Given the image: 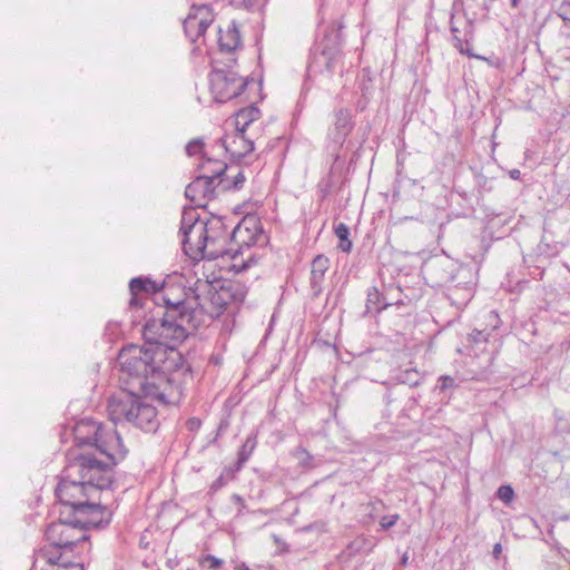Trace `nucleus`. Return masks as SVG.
I'll use <instances>...</instances> for the list:
<instances>
[{
  "mask_svg": "<svg viewBox=\"0 0 570 570\" xmlns=\"http://www.w3.org/2000/svg\"><path fill=\"white\" fill-rule=\"evenodd\" d=\"M490 332L475 330L469 335L468 338L471 353H473L475 357H480L482 355L484 356V367H489L492 364L494 357V351H488L487 348L490 343Z\"/></svg>",
  "mask_w": 570,
  "mask_h": 570,
  "instance_id": "18",
  "label": "nucleus"
},
{
  "mask_svg": "<svg viewBox=\"0 0 570 570\" xmlns=\"http://www.w3.org/2000/svg\"><path fill=\"white\" fill-rule=\"evenodd\" d=\"M75 444L71 449H78L79 452L91 454L95 458L104 456L105 463L112 465L124 460L127 450L118 432L112 428H107L102 423L83 417L77 421L72 428Z\"/></svg>",
  "mask_w": 570,
  "mask_h": 570,
  "instance_id": "5",
  "label": "nucleus"
},
{
  "mask_svg": "<svg viewBox=\"0 0 570 570\" xmlns=\"http://www.w3.org/2000/svg\"><path fill=\"white\" fill-rule=\"evenodd\" d=\"M390 305L376 287L367 291L366 313H380Z\"/></svg>",
  "mask_w": 570,
  "mask_h": 570,
  "instance_id": "23",
  "label": "nucleus"
},
{
  "mask_svg": "<svg viewBox=\"0 0 570 570\" xmlns=\"http://www.w3.org/2000/svg\"><path fill=\"white\" fill-rule=\"evenodd\" d=\"M129 289L131 293L130 306L140 305L142 299L141 294H155V302L164 303L165 312L169 315H180V320H185L194 325V322L189 321V315L196 311V305L199 304V295L193 287L186 288L181 285L163 283L161 286L157 282L148 277H135L129 283Z\"/></svg>",
  "mask_w": 570,
  "mask_h": 570,
  "instance_id": "6",
  "label": "nucleus"
},
{
  "mask_svg": "<svg viewBox=\"0 0 570 570\" xmlns=\"http://www.w3.org/2000/svg\"><path fill=\"white\" fill-rule=\"evenodd\" d=\"M204 562L208 563V568L212 570H217L222 567L223 560L216 558L215 556L208 554L205 557Z\"/></svg>",
  "mask_w": 570,
  "mask_h": 570,
  "instance_id": "34",
  "label": "nucleus"
},
{
  "mask_svg": "<svg viewBox=\"0 0 570 570\" xmlns=\"http://www.w3.org/2000/svg\"><path fill=\"white\" fill-rule=\"evenodd\" d=\"M111 482L110 464L78 449H69L56 488V497L62 508L60 515H73L80 505L90 501L99 490L108 489Z\"/></svg>",
  "mask_w": 570,
  "mask_h": 570,
  "instance_id": "2",
  "label": "nucleus"
},
{
  "mask_svg": "<svg viewBox=\"0 0 570 570\" xmlns=\"http://www.w3.org/2000/svg\"><path fill=\"white\" fill-rule=\"evenodd\" d=\"M249 86H257V83L239 77L230 69H214L209 73L210 92L217 102H226L239 97Z\"/></svg>",
  "mask_w": 570,
  "mask_h": 570,
  "instance_id": "9",
  "label": "nucleus"
},
{
  "mask_svg": "<svg viewBox=\"0 0 570 570\" xmlns=\"http://www.w3.org/2000/svg\"><path fill=\"white\" fill-rule=\"evenodd\" d=\"M214 22V12L209 6H193L184 20V30L191 42H196L205 35L207 28Z\"/></svg>",
  "mask_w": 570,
  "mask_h": 570,
  "instance_id": "10",
  "label": "nucleus"
},
{
  "mask_svg": "<svg viewBox=\"0 0 570 570\" xmlns=\"http://www.w3.org/2000/svg\"><path fill=\"white\" fill-rule=\"evenodd\" d=\"M453 40V46L463 55H466L469 57H473L474 55H472L469 50V47H470V43H469V40L464 37L462 38L461 36H458L455 35V37L452 38Z\"/></svg>",
  "mask_w": 570,
  "mask_h": 570,
  "instance_id": "30",
  "label": "nucleus"
},
{
  "mask_svg": "<svg viewBox=\"0 0 570 570\" xmlns=\"http://www.w3.org/2000/svg\"><path fill=\"white\" fill-rule=\"evenodd\" d=\"M502 551V548H501V544L500 543H495L494 547H493V554L494 557H499V554L501 553Z\"/></svg>",
  "mask_w": 570,
  "mask_h": 570,
  "instance_id": "40",
  "label": "nucleus"
},
{
  "mask_svg": "<svg viewBox=\"0 0 570 570\" xmlns=\"http://www.w3.org/2000/svg\"><path fill=\"white\" fill-rule=\"evenodd\" d=\"M161 351L124 347L118 355L120 381L125 385L119 395L108 402V415L117 423H131L145 432H156L159 426L157 410L145 397H161L168 377L159 367Z\"/></svg>",
  "mask_w": 570,
  "mask_h": 570,
  "instance_id": "1",
  "label": "nucleus"
},
{
  "mask_svg": "<svg viewBox=\"0 0 570 570\" xmlns=\"http://www.w3.org/2000/svg\"><path fill=\"white\" fill-rule=\"evenodd\" d=\"M227 170V165L223 160L204 156L200 164L198 165V171L202 176H207L209 180L220 186L225 183L222 176Z\"/></svg>",
  "mask_w": 570,
  "mask_h": 570,
  "instance_id": "20",
  "label": "nucleus"
},
{
  "mask_svg": "<svg viewBox=\"0 0 570 570\" xmlns=\"http://www.w3.org/2000/svg\"><path fill=\"white\" fill-rule=\"evenodd\" d=\"M190 430L196 429L199 426L200 422L197 419H190L187 422Z\"/></svg>",
  "mask_w": 570,
  "mask_h": 570,
  "instance_id": "39",
  "label": "nucleus"
},
{
  "mask_svg": "<svg viewBox=\"0 0 570 570\" xmlns=\"http://www.w3.org/2000/svg\"><path fill=\"white\" fill-rule=\"evenodd\" d=\"M75 522L86 531L88 528H104L111 521L112 513L107 508L99 503L88 501L86 504L80 505V509L73 514Z\"/></svg>",
  "mask_w": 570,
  "mask_h": 570,
  "instance_id": "13",
  "label": "nucleus"
},
{
  "mask_svg": "<svg viewBox=\"0 0 570 570\" xmlns=\"http://www.w3.org/2000/svg\"><path fill=\"white\" fill-rule=\"evenodd\" d=\"M195 291L199 295L196 311L189 315L194 326H206L214 318L219 317L232 303L244 302L247 291L239 282H229L216 287L207 279H197Z\"/></svg>",
  "mask_w": 570,
  "mask_h": 570,
  "instance_id": "7",
  "label": "nucleus"
},
{
  "mask_svg": "<svg viewBox=\"0 0 570 570\" xmlns=\"http://www.w3.org/2000/svg\"><path fill=\"white\" fill-rule=\"evenodd\" d=\"M225 183L223 185V189H233V190H239L243 188L246 176L243 170H239L236 176L229 180L228 178H224Z\"/></svg>",
  "mask_w": 570,
  "mask_h": 570,
  "instance_id": "28",
  "label": "nucleus"
},
{
  "mask_svg": "<svg viewBox=\"0 0 570 570\" xmlns=\"http://www.w3.org/2000/svg\"><path fill=\"white\" fill-rule=\"evenodd\" d=\"M454 383H455L454 379L449 375H444L439 379V387L442 391L453 387Z\"/></svg>",
  "mask_w": 570,
  "mask_h": 570,
  "instance_id": "35",
  "label": "nucleus"
},
{
  "mask_svg": "<svg viewBox=\"0 0 570 570\" xmlns=\"http://www.w3.org/2000/svg\"><path fill=\"white\" fill-rule=\"evenodd\" d=\"M218 45L222 51L232 52L240 45V35L236 22L230 21L226 29L218 28Z\"/></svg>",
  "mask_w": 570,
  "mask_h": 570,
  "instance_id": "21",
  "label": "nucleus"
},
{
  "mask_svg": "<svg viewBox=\"0 0 570 570\" xmlns=\"http://www.w3.org/2000/svg\"><path fill=\"white\" fill-rule=\"evenodd\" d=\"M450 29H451L453 37H455V35L460 36L461 30L458 26V19L454 16L451 17Z\"/></svg>",
  "mask_w": 570,
  "mask_h": 570,
  "instance_id": "36",
  "label": "nucleus"
},
{
  "mask_svg": "<svg viewBox=\"0 0 570 570\" xmlns=\"http://www.w3.org/2000/svg\"><path fill=\"white\" fill-rule=\"evenodd\" d=\"M294 456L304 470H312L318 465L315 458L304 448H297L294 451Z\"/></svg>",
  "mask_w": 570,
  "mask_h": 570,
  "instance_id": "26",
  "label": "nucleus"
},
{
  "mask_svg": "<svg viewBox=\"0 0 570 570\" xmlns=\"http://www.w3.org/2000/svg\"><path fill=\"white\" fill-rule=\"evenodd\" d=\"M232 500H233L235 503L239 504V507H240V508H245V501H244V499H243L240 495H238V494H234V495L232 497Z\"/></svg>",
  "mask_w": 570,
  "mask_h": 570,
  "instance_id": "37",
  "label": "nucleus"
},
{
  "mask_svg": "<svg viewBox=\"0 0 570 570\" xmlns=\"http://www.w3.org/2000/svg\"><path fill=\"white\" fill-rule=\"evenodd\" d=\"M257 445V439L255 435H248L238 451L237 470L249 459L254 449Z\"/></svg>",
  "mask_w": 570,
  "mask_h": 570,
  "instance_id": "25",
  "label": "nucleus"
},
{
  "mask_svg": "<svg viewBox=\"0 0 570 570\" xmlns=\"http://www.w3.org/2000/svg\"><path fill=\"white\" fill-rule=\"evenodd\" d=\"M474 295V283L469 268H459L451 278L448 287V297L456 307L465 306Z\"/></svg>",
  "mask_w": 570,
  "mask_h": 570,
  "instance_id": "11",
  "label": "nucleus"
},
{
  "mask_svg": "<svg viewBox=\"0 0 570 570\" xmlns=\"http://www.w3.org/2000/svg\"><path fill=\"white\" fill-rule=\"evenodd\" d=\"M205 226L195 208L185 207L181 215L179 235L184 253L194 261L207 258L208 243Z\"/></svg>",
  "mask_w": 570,
  "mask_h": 570,
  "instance_id": "8",
  "label": "nucleus"
},
{
  "mask_svg": "<svg viewBox=\"0 0 570 570\" xmlns=\"http://www.w3.org/2000/svg\"><path fill=\"white\" fill-rule=\"evenodd\" d=\"M259 117L261 110L254 104H250L234 114L232 125L234 126V130L245 132L248 126L259 119Z\"/></svg>",
  "mask_w": 570,
  "mask_h": 570,
  "instance_id": "22",
  "label": "nucleus"
},
{
  "mask_svg": "<svg viewBox=\"0 0 570 570\" xmlns=\"http://www.w3.org/2000/svg\"><path fill=\"white\" fill-rule=\"evenodd\" d=\"M334 233L338 238V248L344 253H350L352 242L350 239V228L346 224L340 223L334 227Z\"/></svg>",
  "mask_w": 570,
  "mask_h": 570,
  "instance_id": "24",
  "label": "nucleus"
},
{
  "mask_svg": "<svg viewBox=\"0 0 570 570\" xmlns=\"http://www.w3.org/2000/svg\"><path fill=\"white\" fill-rule=\"evenodd\" d=\"M520 0H510L511 7L517 8Z\"/></svg>",
  "mask_w": 570,
  "mask_h": 570,
  "instance_id": "44",
  "label": "nucleus"
},
{
  "mask_svg": "<svg viewBox=\"0 0 570 570\" xmlns=\"http://www.w3.org/2000/svg\"><path fill=\"white\" fill-rule=\"evenodd\" d=\"M234 3L248 11H255L265 6L266 0H234Z\"/></svg>",
  "mask_w": 570,
  "mask_h": 570,
  "instance_id": "29",
  "label": "nucleus"
},
{
  "mask_svg": "<svg viewBox=\"0 0 570 570\" xmlns=\"http://www.w3.org/2000/svg\"><path fill=\"white\" fill-rule=\"evenodd\" d=\"M218 186L207 176H198L186 187L185 196L195 207H205L207 202L216 197Z\"/></svg>",
  "mask_w": 570,
  "mask_h": 570,
  "instance_id": "15",
  "label": "nucleus"
},
{
  "mask_svg": "<svg viewBox=\"0 0 570 570\" xmlns=\"http://www.w3.org/2000/svg\"><path fill=\"white\" fill-rule=\"evenodd\" d=\"M399 514L384 515L380 521V525L382 529L387 530L392 528L399 521Z\"/></svg>",
  "mask_w": 570,
  "mask_h": 570,
  "instance_id": "33",
  "label": "nucleus"
},
{
  "mask_svg": "<svg viewBox=\"0 0 570 570\" xmlns=\"http://www.w3.org/2000/svg\"><path fill=\"white\" fill-rule=\"evenodd\" d=\"M223 485V476H219L212 485L213 489H217Z\"/></svg>",
  "mask_w": 570,
  "mask_h": 570,
  "instance_id": "42",
  "label": "nucleus"
},
{
  "mask_svg": "<svg viewBox=\"0 0 570 570\" xmlns=\"http://www.w3.org/2000/svg\"><path fill=\"white\" fill-rule=\"evenodd\" d=\"M407 561H409V556L407 553L403 554V557L401 558V564L402 566H406L407 564Z\"/></svg>",
  "mask_w": 570,
  "mask_h": 570,
  "instance_id": "43",
  "label": "nucleus"
},
{
  "mask_svg": "<svg viewBox=\"0 0 570 570\" xmlns=\"http://www.w3.org/2000/svg\"><path fill=\"white\" fill-rule=\"evenodd\" d=\"M330 264V258L323 254L316 255L311 263L309 286L314 297H318L323 292L325 274Z\"/></svg>",
  "mask_w": 570,
  "mask_h": 570,
  "instance_id": "17",
  "label": "nucleus"
},
{
  "mask_svg": "<svg viewBox=\"0 0 570 570\" xmlns=\"http://www.w3.org/2000/svg\"><path fill=\"white\" fill-rule=\"evenodd\" d=\"M341 62V51L337 47H322L320 53H315L312 60V68H317L321 71L323 68L332 73Z\"/></svg>",
  "mask_w": 570,
  "mask_h": 570,
  "instance_id": "19",
  "label": "nucleus"
},
{
  "mask_svg": "<svg viewBox=\"0 0 570 570\" xmlns=\"http://www.w3.org/2000/svg\"><path fill=\"white\" fill-rule=\"evenodd\" d=\"M497 495L502 502L508 504L512 501L514 492L510 485H501L497 491Z\"/></svg>",
  "mask_w": 570,
  "mask_h": 570,
  "instance_id": "31",
  "label": "nucleus"
},
{
  "mask_svg": "<svg viewBox=\"0 0 570 570\" xmlns=\"http://www.w3.org/2000/svg\"><path fill=\"white\" fill-rule=\"evenodd\" d=\"M242 570H249V568L248 567H244Z\"/></svg>",
  "mask_w": 570,
  "mask_h": 570,
  "instance_id": "45",
  "label": "nucleus"
},
{
  "mask_svg": "<svg viewBox=\"0 0 570 570\" xmlns=\"http://www.w3.org/2000/svg\"><path fill=\"white\" fill-rule=\"evenodd\" d=\"M46 544L35 552L33 570H83L87 533L73 515H60L45 531Z\"/></svg>",
  "mask_w": 570,
  "mask_h": 570,
  "instance_id": "3",
  "label": "nucleus"
},
{
  "mask_svg": "<svg viewBox=\"0 0 570 570\" xmlns=\"http://www.w3.org/2000/svg\"><path fill=\"white\" fill-rule=\"evenodd\" d=\"M202 149L203 141L200 139H194L186 145V153L188 156L197 155Z\"/></svg>",
  "mask_w": 570,
  "mask_h": 570,
  "instance_id": "32",
  "label": "nucleus"
},
{
  "mask_svg": "<svg viewBox=\"0 0 570 570\" xmlns=\"http://www.w3.org/2000/svg\"><path fill=\"white\" fill-rule=\"evenodd\" d=\"M558 16L562 19L563 26L561 33L566 37H570V1L562 2L558 9Z\"/></svg>",
  "mask_w": 570,
  "mask_h": 570,
  "instance_id": "27",
  "label": "nucleus"
},
{
  "mask_svg": "<svg viewBox=\"0 0 570 570\" xmlns=\"http://www.w3.org/2000/svg\"><path fill=\"white\" fill-rule=\"evenodd\" d=\"M205 237L208 243L207 259H216L226 253L225 242L227 238L226 226L222 217L212 216L204 220Z\"/></svg>",
  "mask_w": 570,
  "mask_h": 570,
  "instance_id": "12",
  "label": "nucleus"
},
{
  "mask_svg": "<svg viewBox=\"0 0 570 570\" xmlns=\"http://www.w3.org/2000/svg\"><path fill=\"white\" fill-rule=\"evenodd\" d=\"M412 375L417 376V373L415 371H406V376H407L406 381L411 384H415L416 380H413Z\"/></svg>",
  "mask_w": 570,
  "mask_h": 570,
  "instance_id": "38",
  "label": "nucleus"
},
{
  "mask_svg": "<svg viewBox=\"0 0 570 570\" xmlns=\"http://www.w3.org/2000/svg\"><path fill=\"white\" fill-rule=\"evenodd\" d=\"M353 128L354 122L352 120L351 111L348 109L341 108L335 112V120L333 128L330 131V137L335 144L343 146Z\"/></svg>",
  "mask_w": 570,
  "mask_h": 570,
  "instance_id": "16",
  "label": "nucleus"
},
{
  "mask_svg": "<svg viewBox=\"0 0 570 570\" xmlns=\"http://www.w3.org/2000/svg\"><path fill=\"white\" fill-rule=\"evenodd\" d=\"M199 327L180 320V315H169V313L164 312L161 317L150 318L144 325L142 335L146 344L142 346L130 345L129 347L153 351V353L158 350L161 351L163 357L159 367L167 376L168 372H176L184 367L183 356L176 351V347Z\"/></svg>",
  "mask_w": 570,
  "mask_h": 570,
  "instance_id": "4",
  "label": "nucleus"
},
{
  "mask_svg": "<svg viewBox=\"0 0 570 570\" xmlns=\"http://www.w3.org/2000/svg\"><path fill=\"white\" fill-rule=\"evenodd\" d=\"M213 149L225 150L232 159H240L254 150V141L245 132L234 130L213 145Z\"/></svg>",
  "mask_w": 570,
  "mask_h": 570,
  "instance_id": "14",
  "label": "nucleus"
},
{
  "mask_svg": "<svg viewBox=\"0 0 570 570\" xmlns=\"http://www.w3.org/2000/svg\"><path fill=\"white\" fill-rule=\"evenodd\" d=\"M520 175H521V173H520V170H519V169H512V170L510 171V177H511L512 179H519V178H520Z\"/></svg>",
  "mask_w": 570,
  "mask_h": 570,
  "instance_id": "41",
  "label": "nucleus"
}]
</instances>
